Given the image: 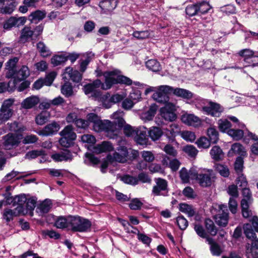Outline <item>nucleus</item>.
<instances>
[{"label": "nucleus", "instance_id": "10", "mask_svg": "<svg viewBox=\"0 0 258 258\" xmlns=\"http://www.w3.org/2000/svg\"><path fill=\"white\" fill-rule=\"evenodd\" d=\"M119 73V71L117 70L104 72L102 75L105 78V83L104 84L101 82L102 89L108 90L113 85L117 84Z\"/></svg>", "mask_w": 258, "mask_h": 258}, {"label": "nucleus", "instance_id": "2", "mask_svg": "<svg viewBox=\"0 0 258 258\" xmlns=\"http://www.w3.org/2000/svg\"><path fill=\"white\" fill-rule=\"evenodd\" d=\"M139 156L137 150L131 148L127 149L125 146H119L113 153L112 157L110 155L107 157V160L110 162L115 161L118 162L124 163L127 160H133Z\"/></svg>", "mask_w": 258, "mask_h": 258}, {"label": "nucleus", "instance_id": "52", "mask_svg": "<svg viewBox=\"0 0 258 258\" xmlns=\"http://www.w3.org/2000/svg\"><path fill=\"white\" fill-rule=\"evenodd\" d=\"M13 205L17 206L16 208L24 207L26 202V197L25 195H19L15 197L12 201Z\"/></svg>", "mask_w": 258, "mask_h": 258}, {"label": "nucleus", "instance_id": "57", "mask_svg": "<svg viewBox=\"0 0 258 258\" xmlns=\"http://www.w3.org/2000/svg\"><path fill=\"white\" fill-rule=\"evenodd\" d=\"M238 54L240 56L244 58L243 64H246L247 63V61H249L253 54H254V52L250 49H244L239 51Z\"/></svg>", "mask_w": 258, "mask_h": 258}, {"label": "nucleus", "instance_id": "60", "mask_svg": "<svg viewBox=\"0 0 258 258\" xmlns=\"http://www.w3.org/2000/svg\"><path fill=\"white\" fill-rule=\"evenodd\" d=\"M243 230L244 234L247 238L251 240L256 237V235L252 230L250 224H244L243 226Z\"/></svg>", "mask_w": 258, "mask_h": 258}, {"label": "nucleus", "instance_id": "40", "mask_svg": "<svg viewBox=\"0 0 258 258\" xmlns=\"http://www.w3.org/2000/svg\"><path fill=\"white\" fill-rule=\"evenodd\" d=\"M121 84L125 85L130 86H143L140 82H133L132 80L124 76L120 75L119 74L118 77V81L117 84Z\"/></svg>", "mask_w": 258, "mask_h": 258}, {"label": "nucleus", "instance_id": "7", "mask_svg": "<svg viewBox=\"0 0 258 258\" xmlns=\"http://www.w3.org/2000/svg\"><path fill=\"white\" fill-rule=\"evenodd\" d=\"M173 88L167 85L157 87L155 92L152 96V99L160 103H165L169 100V94L172 93Z\"/></svg>", "mask_w": 258, "mask_h": 258}, {"label": "nucleus", "instance_id": "5", "mask_svg": "<svg viewBox=\"0 0 258 258\" xmlns=\"http://www.w3.org/2000/svg\"><path fill=\"white\" fill-rule=\"evenodd\" d=\"M70 225L71 231L84 232L90 230L91 222L88 219L80 216H73Z\"/></svg>", "mask_w": 258, "mask_h": 258}, {"label": "nucleus", "instance_id": "21", "mask_svg": "<svg viewBox=\"0 0 258 258\" xmlns=\"http://www.w3.org/2000/svg\"><path fill=\"white\" fill-rule=\"evenodd\" d=\"M60 129L59 124L56 122H52L46 125L42 130L38 132V134L43 136H48L56 133Z\"/></svg>", "mask_w": 258, "mask_h": 258}, {"label": "nucleus", "instance_id": "48", "mask_svg": "<svg viewBox=\"0 0 258 258\" xmlns=\"http://www.w3.org/2000/svg\"><path fill=\"white\" fill-rule=\"evenodd\" d=\"M7 125L11 131L15 132V134H18L23 132L26 130V127L23 125H19V124L16 122L14 121L12 123H7Z\"/></svg>", "mask_w": 258, "mask_h": 258}, {"label": "nucleus", "instance_id": "4", "mask_svg": "<svg viewBox=\"0 0 258 258\" xmlns=\"http://www.w3.org/2000/svg\"><path fill=\"white\" fill-rule=\"evenodd\" d=\"M229 119H230L234 122L237 123V125L235 127H238L239 129H231L228 131V135L232 137L233 140L238 141L241 140L244 137V140L246 142V140H248V137L247 136V133L248 131L247 129L243 130L244 128L245 125L242 122H239L238 119L235 116H230L228 117Z\"/></svg>", "mask_w": 258, "mask_h": 258}, {"label": "nucleus", "instance_id": "45", "mask_svg": "<svg viewBox=\"0 0 258 258\" xmlns=\"http://www.w3.org/2000/svg\"><path fill=\"white\" fill-rule=\"evenodd\" d=\"M207 241L211 245L210 250L213 255H219L222 252L219 245L214 242L213 239L210 237L207 238Z\"/></svg>", "mask_w": 258, "mask_h": 258}, {"label": "nucleus", "instance_id": "42", "mask_svg": "<svg viewBox=\"0 0 258 258\" xmlns=\"http://www.w3.org/2000/svg\"><path fill=\"white\" fill-rule=\"evenodd\" d=\"M217 123L219 130L222 133L228 134V131L231 130V124L227 119H220L218 120Z\"/></svg>", "mask_w": 258, "mask_h": 258}, {"label": "nucleus", "instance_id": "12", "mask_svg": "<svg viewBox=\"0 0 258 258\" xmlns=\"http://www.w3.org/2000/svg\"><path fill=\"white\" fill-rule=\"evenodd\" d=\"M99 89H102L101 82L99 80H96L92 83L85 85L83 90L85 94L93 97L98 98L101 95Z\"/></svg>", "mask_w": 258, "mask_h": 258}, {"label": "nucleus", "instance_id": "63", "mask_svg": "<svg viewBox=\"0 0 258 258\" xmlns=\"http://www.w3.org/2000/svg\"><path fill=\"white\" fill-rule=\"evenodd\" d=\"M61 92L62 94L66 96L69 97L73 94V91L72 85L66 83L61 87Z\"/></svg>", "mask_w": 258, "mask_h": 258}, {"label": "nucleus", "instance_id": "24", "mask_svg": "<svg viewBox=\"0 0 258 258\" xmlns=\"http://www.w3.org/2000/svg\"><path fill=\"white\" fill-rule=\"evenodd\" d=\"M30 75V71L28 68L26 66H23L20 69L17 74V77H15L12 83L13 86L12 88H16L18 82L25 80Z\"/></svg>", "mask_w": 258, "mask_h": 258}, {"label": "nucleus", "instance_id": "36", "mask_svg": "<svg viewBox=\"0 0 258 258\" xmlns=\"http://www.w3.org/2000/svg\"><path fill=\"white\" fill-rule=\"evenodd\" d=\"M45 16L46 13L44 12L37 10L30 15L29 20L32 23H37L44 18Z\"/></svg>", "mask_w": 258, "mask_h": 258}, {"label": "nucleus", "instance_id": "20", "mask_svg": "<svg viewBox=\"0 0 258 258\" xmlns=\"http://www.w3.org/2000/svg\"><path fill=\"white\" fill-rule=\"evenodd\" d=\"M26 210L20 207L15 208L14 210L6 209L3 212V217L7 222L12 220L15 217L26 213Z\"/></svg>", "mask_w": 258, "mask_h": 258}, {"label": "nucleus", "instance_id": "29", "mask_svg": "<svg viewBox=\"0 0 258 258\" xmlns=\"http://www.w3.org/2000/svg\"><path fill=\"white\" fill-rule=\"evenodd\" d=\"M51 203L49 200H45L40 203L36 208V212L39 216H42L49 211Z\"/></svg>", "mask_w": 258, "mask_h": 258}, {"label": "nucleus", "instance_id": "59", "mask_svg": "<svg viewBox=\"0 0 258 258\" xmlns=\"http://www.w3.org/2000/svg\"><path fill=\"white\" fill-rule=\"evenodd\" d=\"M37 46L42 56L47 57L51 55V51L43 42H39Z\"/></svg>", "mask_w": 258, "mask_h": 258}, {"label": "nucleus", "instance_id": "34", "mask_svg": "<svg viewBox=\"0 0 258 258\" xmlns=\"http://www.w3.org/2000/svg\"><path fill=\"white\" fill-rule=\"evenodd\" d=\"M61 137L69 138L70 139L76 140L77 135L74 132L73 127L72 125L66 126L60 133Z\"/></svg>", "mask_w": 258, "mask_h": 258}, {"label": "nucleus", "instance_id": "23", "mask_svg": "<svg viewBox=\"0 0 258 258\" xmlns=\"http://www.w3.org/2000/svg\"><path fill=\"white\" fill-rule=\"evenodd\" d=\"M15 7L14 0H0V9L2 13L11 14Z\"/></svg>", "mask_w": 258, "mask_h": 258}, {"label": "nucleus", "instance_id": "54", "mask_svg": "<svg viewBox=\"0 0 258 258\" xmlns=\"http://www.w3.org/2000/svg\"><path fill=\"white\" fill-rule=\"evenodd\" d=\"M180 136L183 140L190 143L194 142L196 139L195 133L189 131H182L180 133Z\"/></svg>", "mask_w": 258, "mask_h": 258}, {"label": "nucleus", "instance_id": "58", "mask_svg": "<svg viewBox=\"0 0 258 258\" xmlns=\"http://www.w3.org/2000/svg\"><path fill=\"white\" fill-rule=\"evenodd\" d=\"M146 67L153 72H158L161 69V66L158 61L155 59H150L146 63Z\"/></svg>", "mask_w": 258, "mask_h": 258}, {"label": "nucleus", "instance_id": "31", "mask_svg": "<svg viewBox=\"0 0 258 258\" xmlns=\"http://www.w3.org/2000/svg\"><path fill=\"white\" fill-rule=\"evenodd\" d=\"M123 112L121 111H117L110 116L111 119L115 120V121L113 122L116 125V127L118 129L123 127L125 123L123 118Z\"/></svg>", "mask_w": 258, "mask_h": 258}, {"label": "nucleus", "instance_id": "49", "mask_svg": "<svg viewBox=\"0 0 258 258\" xmlns=\"http://www.w3.org/2000/svg\"><path fill=\"white\" fill-rule=\"evenodd\" d=\"M182 151L191 158H195L199 152L197 148L191 145H187L183 147Z\"/></svg>", "mask_w": 258, "mask_h": 258}, {"label": "nucleus", "instance_id": "6", "mask_svg": "<svg viewBox=\"0 0 258 258\" xmlns=\"http://www.w3.org/2000/svg\"><path fill=\"white\" fill-rule=\"evenodd\" d=\"M243 198L241 201L242 214L244 218L252 216V211L249 210V206L252 203L253 199L249 188L243 187L242 189Z\"/></svg>", "mask_w": 258, "mask_h": 258}, {"label": "nucleus", "instance_id": "22", "mask_svg": "<svg viewBox=\"0 0 258 258\" xmlns=\"http://www.w3.org/2000/svg\"><path fill=\"white\" fill-rule=\"evenodd\" d=\"M72 216L67 217L60 216L56 218L55 221V226L57 228L71 230L70 225Z\"/></svg>", "mask_w": 258, "mask_h": 258}, {"label": "nucleus", "instance_id": "56", "mask_svg": "<svg viewBox=\"0 0 258 258\" xmlns=\"http://www.w3.org/2000/svg\"><path fill=\"white\" fill-rule=\"evenodd\" d=\"M123 126V132L126 136L133 137L134 138L136 135H137V134L138 133V128L134 127L129 124H125Z\"/></svg>", "mask_w": 258, "mask_h": 258}, {"label": "nucleus", "instance_id": "50", "mask_svg": "<svg viewBox=\"0 0 258 258\" xmlns=\"http://www.w3.org/2000/svg\"><path fill=\"white\" fill-rule=\"evenodd\" d=\"M211 142L205 137H201L196 142V144L200 149H208L211 145Z\"/></svg>", "mask_w": 258, "mask_h": 258}, {"label": "nucleus", "instance_id": "9", "mask_svg": "<svg viewBox=\"0 0 258 258\" xmlns=\"http://www.w3.org/2000/svg\"><path fill=\"white\" fill-rule=\"evenodd\" d=\"M22 135L18 134L9 133L3 137V147L6 150H11L19 145Z\"/></svg>", "mask_w": 258, "mask_h": 258}, {"label": "nucleus", "instance_id": "14", "mask_svg": "<svg viewBox=\"0 0 258 258\" xmlns=\"http://www.w3.org/2000/svg\"><path fill=\"white\" fill-rule=\"evenodd\" d=\"M219 213L215 216L216 223L220 226L225 227L228 222V213L225 205H219Z\"/></svg>", "mask_w": 258, "mask_h": 258}, {"label": "nucleus", "instance_id": "41", "mask_svg": "<svg viewBox=\"0 0 258 258\" xmlns=\"http://www.w3.org/2000/svg\"><path fill=\"white\" fill-rule=\"evenodd\" d=\"M13 110H5L4 108L0 109V124L4 123L8 121L13 115ZM0 132V135L2 134Z\"/></svg>", "mask_w": 258, "mask_h": 258}, {"label": "nucleus", "instance_id": "51", "mask_svg": "<svg viewBox=\"0 0 258 258\" xmlns=\"http://www.w3.org/2000/svg\"><path fill=\"white\" fill-rule=\"evenodd\" d=\"M179 210L181 212L187 214L189 217H192L195 214V211L192 207L184 203L179 205Z\"/></svg>", "mask_w": 258, "mask_h": 258}, {"label": "nucleus", "instance_id": "11", "mask_svg": "<svg viewBox=\"0 0 258 258\" xmlns=\"http://www.w3.org/2000/svg\"><path fill=\"white\" fill-rule=\"evenodd\" d=\"M175 111V105L171 103H167L164 106L160 108L159 112L161 116L165 120L173 121L177 118Z\"/></svg>", "mask_w": 258, "mask_h": 258}, {"label": "nucleus", "instance_id": "15", "mask_svg": "<svg viewBox=\"0 0 258 258\" xmlns=\"http://www.w3.org/2000/svg\"><path fill=\"white\" fill-rule=\"evenodd\" d=\"M182 122L185 124L198 127L201 125L202 121L201 118L194 114L185 112L181 116Z\"/></svg>", "mask_w": 258, "mask_h": 258}, {"label": "nucleus", "instance_id": "27", "mask_svg": "<svg viewBox=\"0 0 258 258\" xmlns=\"http://www.w3.org/2000/svg\"><path fill=\"white\" fill-rule=\"evenodd\" d=\"M113 147L111 143L104 141L101 144H98L93 148V152L96 154H100L112 151Z\"/></svg>", "mask_w": 258, "mask_h": 258}, {"label": "nucleus", "instance_id": "35", "mask_svg": "<svg viewBox=\"0 0 258 258\" xmlns=\"http://www.w3.org/2000/svg\"><path fill=\"white\" fill-rule=\"evenodd\" d=\"M50 116L49 112L46 110L42 111L35 117V122L37 124L42 125L48 120Z\"/></svg>", "mask_w": 258, "mask_h": 258}, {"label": "nucleus", "instance_id": "38", "mask_svg": "<svg viewBox=\"0 0 258 258\" xmlns=\"http://www.w3.org/2000/svg\"><path fill=\"white\" fill-rule=\"evenodd\" d=\"M172 93L177 96L185 99H189L193 97V94L191 92L181 88H173Z\"/></svg>", "mask_w": 258, "mask_h": 258}, {"label": "nucleus", "instance_id": "53", "mask_svg": "<svg viewBox=\"0 0 258 258\" xmlns=\"http://www.w3.org/2000/svg\"><path fill=\"white\" fill-rule=\"evenodd\" d=\"M85 59L82 60L80 64V71L83 73L86 69L87 66L90 61L91 58L94 56V54L92 52H87L83 54Z\"/></svg>", "mask_w": 258, "mask_h": 258}, {"label": "nucleus", "instance_id": "30", "mask_svg": "<svg viewBox=\"0 0 258 258\" xmlns=\"http://www.w3.org/2000/svg\"><path fill=\"white\" fill-rule=\"evenodd\" d=\"M146 129V128L143 127L138 128L137 135H136L134 137L136 142L140 145H145L147 143Z\"/></svg>", "mask_w": 258, "mask_h": 258}, {"label": "nucleus", "instance_id": "32", "mask_svg": "<svg viewBox=\"0 0 258 258\" xmlns=\"http://www.w3.org/2000/svg\"><path fill=\"white\" fill-rule=\"evenodd\" d=\"M163 131L159 127L152 126L148 131V134L151 139L155 141L159 140L163 135Z\"/></svg>", "mask_w": 258, "mask_h": 258}, {"label": "nucleus", "instance_id": "18", "mask_svg": "<svg viewBox=\"0 0 258 258\" xmlns=\"http://www.w3.org/2000/svg\"><path fill=\"white\" fill-rule=\"evenodd\" d=\"M63 79L66 80H72L74 82H79L82 79V75L77 70H73L70 67L67 68L62 74Z\"/></svg>", "mask_w": 258, "mask_h": 258}, {"label": "nucleus", "instance_id": "62", "mask_svg": "<svg viewBox=\"0 0 258 258\" xmlns=\"http://www.w3.org/2000/svg\"><path fill=\"white\" fill-rule=\"evenodd\" d=\"M45 152L43 150H33L28 152L25 155V158L31 159L36 158L39 156L45 155Z\"/></svg>", "mask_w": 258, "mask_h": 258}, {"label": "nucleus", "instance_id": "26", "mask_svg": "<svg viewBox=\"0 0 258 258\" xmlns=\"http://www.w3.org/2000/svg\"><path fill=\"white\" fill-rule=\"evenodd\" d=\"M108 97V94L103 95L101 97V99L103 102V106L106 108H110L111 106V103H116L120 102L123 99L124 96L118 94H114L110 97L109 100V101L107 103V102L105 101V99Z\"/></svg>", "mask_w": 258, "mask_h": 258}, {"label": "nucleus", "instance_id": "47", "mask_svg": "<svg viewBox=\"0 0 258 258\" xmlns=\"http://www.w3.org/2000/svg\"><path fill=\"white\" fill-rule=\"evenodd\" d=\"M210 155L215 160H221L223 157V153L221 148L217 146H214L210 151Z\"/></svg>", "mask_w": 258, "mask_h": 258}, {"label": "nucleus", "instance_id": "44", "mask_svg": "<svg viewBox=\"0 0 258 258\" xmlns=\"http://www.w3.org/2000/svg\"><path fill=\"white\" fill-rule=\"evenodd\" d=\"M246 134V133H245ZM247 136L249 139H251L253 141L256 142L252 145L251 147V152L254 155H258V136L249 131H247Z\"/></svg>", "mask_w": 258, "mask_h": 258}, {"label": "nucleus", "instance_id": "39", "mask_svg": "<svg viewBox=\"0 0 258 258\" xmlns=\"http://www.w3.org/2000/svg\"><path fill=\"white\" fill-rule=\"evenodd\" d=\"M36 204V200L34 198H26V202L25 203V205L24 207H20L21 208H23L24 210H26V213L24 214H22V215H25L28 213L31 214L32 211L34 209Z\"/></svg>", "mask_w": 258, "mask_h": 258}, {"label": "nucleus", "instance_id": "16", "mask_svg": "<svg viewBox=\"0 0 258 258\" xmlns=\"http://www.w3.org/2000/svg\"><path fill=\"white\" fill-rule=\"evenodd\" d=\"M27 19L25 17H11L4 23L3 27L6 30H11L13 27H20L25 24Z\"/></svg>", "mask_w": 258, "mask_h": 258}, {"label": "nucleus", "instance_id": "33", "mask_svg": "<svg viewBox=\"0 0 258 258\" xmlns=\"http://www.w3.org/2000/svg\"><path fill=\"white\" fill-rule=\"evenodd\" d=\"M34 32L29 27H25L22 30L21 35L20 37V41L21 42L25 43L30 40L33 35Z\"/></svg>", "mask_w": 258, "mask_h": 258}, {"label": "nucleus", "instance_id": "61", "mask_svg": "<svg viewBox=\"0 0 258 258\" xmlns=\"http://www.w3.org/2000/svg\"><path fill=\"white\" fill-rule=\"evenodd\" d=\"M205 225L207 230L212 235H215L217 233V229L213 222L209 219L205 220Z\"/></svg>", "mask_w": 258, "mask_h": 258}, {"label": "nucleus", "instance_id": "1", "mask_svg": "<svg viewBox=\"0 0 258 258\" xmlns=\"http://www.w3.org/2000/svg\"><path fill=\"white\" fill-rule=\"evenodd\" d=\"M87 118L93 123V128L94 131L104 132L110 138H113L114 135H116L118 128L113 122L109 120H102L97 115L93 113H89Z\"/></svg>", "mask_w": 258, "mask_h": 258}, {"label": "nucleus", "instance_id": "17", "mask_svg": "<svg viewBox=\"0 0 258 258\" xmlns=\"http://www.w3.org/2000/svg\"><path fill=\"white\" fill-rule=\"evenodd\" d=\"M158 106L155 103L151 104L148 110L139 113L140 118L145 122L152 120L154 117Z\"/></svg>", "mask_w": 258, "mask_h": 258}, {"label": "nucleus", "instance_id": "28", "mask_svg": "<svg viewBox=\"0 0 258 258\" xmlns=\"http://www.w3.org/2000/svg\"><path fill=\"white\" fill-rule=\"evenodd\" d=\"M51 158L55 162L67 161L72 159L71 153L68 151H64L60 153H54L51 155Z\"/></svg>", "mask_w": 258, "mask_h": 258}, {"label": "nucleus", "instance_id": "46", "mask_svg": "<svg viewBox=\"0 0 258 258\" xmlns=\"http://www.w3.org/2000/svg\"><path fill=\"white\" fill-rule=\"evenodd\" d=\"M207 136L211 143L216 144L219 140V133L215 127H210L207 130Z\"/></svg>", "mask_w": 258, "mask_h": 258}, {"label": "nucleus", "instance_id": "55", "mask_svg": "<svg viewBox=\"0 0 258 258\" xmlns=\"http://www.w3.org/2000/svg\"><path fill=\"white\" fill-rule=\"evenodd\" d=\"M152 34V32L149 30L136 31L133 33V36L138 39H145L148 38Z\"/></svg>", "mask_w": 258, "mask_h": 258}, {"label": "nucleus", "instance_id": "3", "mask_svg": "<svg viewBox=\"0 0 258 258\" xmlns=\"http://www.w3.org/2000/svg\"><path fill=\"white\" fill-rule=\"evenodd\" d=\"M200 101L201 104H197V107L201 109L207 115L218 117L223 111V108L219 104L203 99L200 100Z\"/></svg>", "mask_w": 258, "mask_h": 258}, {"label": "nucleus", "instance_id": "37", "mask_svg": "<svg viewBox=\"0 0 258 258\" xmlns=\"http://www.w3.org/2000/svg\"><path fill=\"white\" fill-rule=\"evenodd\" d=\"M231 152H233L235 154L240 155V156H244L246 155V151H245L244 147L238 143H234L231 146V148L229 153L231 154Z\"/></svg>", "mask_w": 258, "mask_h": 258}, {"label": "nucleus", "instance_id": "43", "mask_svg": "<svg viewBox=\"0 0 258 258\" xmlns=\"http://www.w3.org/2000/svg\"><path fill=\"white\" fill-rule=\"evenodd\" d=\"M143 86H132V91L130 93V97L133 100L136 101H139L141 98V92L139 90V89L143 88L144 86V84H141Z\"/></svg>", "mask_w": 258, "mask_h": 258}, {"label": "nucleus", "instance_id": "25", "mask_svg": "<svg viewBox=\"0 0 258 258\" xmlns=\"http://www.w3.org/2000/svg\"><path fill=\"white\" fill-rule=\"evenodd\" d=\"M39 98L36 96H31L25 99L21 104L22 108L30 109L33 108L39 102Z\"/></svg>", "mask_w": 258, "mask_h": 258}, {"label": "nucleus", "instance_id": "19", "mask_svg": "<svg viewBox=\"0 0 258 258\" xmlns=\"http://www.w3.org/2000/svg\"><path fill=\"white\" fill-rule=\"evenodd\" d=\"M197 173V169L196 168L192 167L189 171L185 168H182L179 172V176L183 183H188L190 180H195Z\"/></svg>", "mask_w": 258, "mask_h": 258}, {"label": "nucleus", "instance_id": "64", "mask_svg": "<svg viewBox=\"0 0 258 258\" xmlns=\"http://www.w3.org/2000/svg\"><path fill=\"white\" fill-rule=\"evenodd\" d=\"M197 5H198V13L202 14L207 13L211 8L210 5L205 2L198 3Z\"/></svg>", "mask_w": 258, "mask_h": 258}, {"label": "nucleus", "instance_id": "13", "mask_svg": "<svg viewBox=\"0 0 258 258\" xmlns=\"http://www.w3.org/2000/svg\"><path fill=\"white\" fill-rule=\"evenodd\" d=\"M156 185L152 189V194L154 196H165L167 193V182L161 178L155 179Z\"/></svg>", "mask_w": 258, "mask_h": 258}, {"label": "nucleus", "instance_id": "8", "mask_svg": "<svg viewBox=\"0 0 258 258\" xmlns=\"http://www.w3.org/2000/svg\"><path fill=\"white\" fill-rule=\"evenodd\" d=\"M197 174L195 176L196 180L203 187L210 186L212 184L211 177L213 171L207 169H197Z\"/></svg>", "mask_w": 258, "mask_h": 258}]
</instances>
